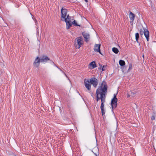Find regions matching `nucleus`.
<instances>
[{
  "label": "nucleus",
  "mask_w": 156,
  "mask_h": 156,
  "mask_svg": "<svg viewBox=\"0 0 156 156\" xmlns=\"http://www.w3.org/2000/svg\"><path fill=\"white\" fill-rule=\"evenodd\" d=\"M89 80L91 85L92 84L93 86L95 87H97L98 85V81L96 78L92 77L89 79Z\"/></svg>",
  "instance_id": "6"
},
{
  "label": "nucleus",
  "mask_w": 156,
  "mask_h": 156,
  "mask_svg": "<svg viewBox=\"0 0 156 156\" xmlns=\"http://www.w3.org/2000/svg\"><path fill=\"white\" fill-rule=\"evenodd\" d=\"M118 99H116L112 98L111 100V106L112 108L113 111V109L115 108L117 106V102Z\"/></svg>",
  "instance_id": "7"
},
{
  "label": "nucleus",
  "mask_w": 156,
  "mask_h": 156,
  "mask_svg": "<svg viewBox=\"0 0 156 156\" xmlns=\"http://www.w3.org/2000/svg\"><path fill=\"white\" fill-rule=\"evenodd\" d=\"M40 59L41 62L43 63H45L50 60V58L44 55H43L40 57Z\"/></svg>",
  "instance_id": "10"
},
{
  "label": "nucleus",
  "mask_w": 156,
  "mask_h": 156,
  "mask_svg": "<svg viewBox=\"0 0 156 156\" xmlns=\"http://www.w3.org/2000/svg\"><path fill=\"white\" fill-rule=\"evenodd\" d=\"M64 74H65V75H66V76H66V74L65 73H64Z\"/></svg>",
  "instance_id": "30"
},
{
  "label": "nucleus",
  "mask_w": 156,
  "mask_h": 156,
  "mask_svg": "<svg viewBox=\"0 0 156 156\" xmlns=\"http://www.w3.org/2000/svg\"><path fill=\"white\" fill-rule=\"evenodd\" d=\"M104 104L103 103H101L100 108L101 110V113L103 116L105 114V111L104 109Z\"/></svg>",
  "instance_id": "15"
},
{
  "label": "nucleus",
  "mask_w": 156,
  "mask_h": 156,
  "mask_svg": "<svg viewBox=\"0 0 156 156\" xmlns=\"http://www.w3.org/2000/svg\"><path fill=\"white\" fill-rule=\"evenodd\" d=\"M139 38V33H136L135 34V38H136V41L137 43H138V40Z\"/></svg>",
  "instance_id": "18"
},
{
  "label": "nucleus",
  "mask_w": 156,
  "mask_h": 156,
  "mask_svg": "<svg viewBox=\"0 0 156 156\" xmlns=\"http://www.w3.org/2000/svg\"><path fill=\"white\" fill-rule=\"evenodd\" d=\"M119 63L120 66H123L125 64V61L122 60H120L119 61Z\"/></svg>",
  "instance_id": "16"
},
{
  "label": "nucleus",
  "mask_w": 156,
  "mask_h": 156,
  "mask_svg": "<svg viewBox=\"0 0 156 156\" xmlns=\"http://www.w3.org/2000/svg\"><path fill=\"white\" fill-rule=\"evenodd\" d=\"M144 31H143L140 30V34L141 36L143 35L144 33V36L146 38L147 41H148L149 40V33L147 30L145 28L144 29Z\"/></svg>",
  "instance_id": "3"
},
{
  "label": "nucleus",
  "mask_w": 156,
  "mask_h": 156,
  "mask_svg": "<svg viewBox=\"0 0 156 156\" xmlns=\"http://www.w3.org/2000/svg\"><path fill=\"white\" fill-rule=\"evenodd\" d=\"M63 21H65L66 23V29H68L70 27L72 26V24L71 21H67L66 20H63Z\"/></svg>",
  "instance_id": "14"
},
{
  "label": "nucleus",
  "mask_w": 156,
  "mask_h": 156,
  "mask_svg": "<svg viewBox=\"0 0 156 156\" xmlns=\"http://www.w3.org/2000/svg\"><path fill=\"white\" fill-rule=\"evenodd\" d=\"M97 67L96 64L94 61H93L90 62L89 65V68L90 69H92Z\"/></svg>",
  "instance_id": "13"
},
{
  "label": "nucleus",
  "mask_w": 156,
  "mask_h": 156,
  "mask_svg": "<svg viewBox=\"0 0 156 156\" xmlns=\"http://www.w3.org/2000/svg\"><path fill=\"white\" fill-rule=\"evenodd\" d=\"M86 2H88L87 0H84Z\"/></svg>",
  "instance_id": "28"
},
{
  "label": "nucleus",
  "mask_w": 156,
  "mask_h": 156,
  "mask_svg": "<svg viewBox=\"0 0 156 156\" xmlns=\"http://www.w3.org/2000/svg\"><path fill=\"white\" fill-rule=\"evenodd\" d=\"M151 119L152 120H153L155 119V117L154 116L152 115L151 118Z\"/></svg>",
  "instance_id": "23"
},
{
  "label": "nucleus",
  "mask_w": 156,
  "mask_h": 156,
  "mask_svg": "<svg viewBox=\"0 0 156 156\" xmlns=\"http://www.w3.org/2000/svg\"><path fill=\"white\" fill-rule=\"evenodd\" d=\"M67 10L65 9L62 8L61 9V20L62 21L66 20V17L67 15Z\"/></svg>",
  "instance_id": "4"
},
{
  "label": "nucleus",
  "mask_w": 156,
  "mask_h": 156,
  "mask_svg": "<svg viewBox=\"0 0 156 156\" xmlns=\"http://www.w3.org/2000/svg\"><path fill=\"white\" fill-rule=\"evenodd\" d=\"M135 15L133 13L130 12L129 14V17L130 19V22L131 25H133V21L135 18Z\"/></svg>",
  "instance_id": "12"
},
{
  "label": "nucleus",
  "mask_w": 156,
  "mask_h": 156,
  "mask_svg": "<svg viewBox=\"0 0 156 156\" xmlns=\"http://www.w3.org/2000/svg\"><path fill=\"white\" fill-rule=\"evenodd\" d=\"M130 95L129 94H127V98H129L130 97Z\"/></svg>",
  "instance_id": "25"
},
{
  "label": "nucleus",
  "mask_w": 156,
  "mask_h": 156,
  "mask_svg": "<svg viewBox=\"0 0 156 156\" xmlns=\"http://www.w3.org/2000/svg\"><path fill=\"white\" fill-rule=\"evenodd\" d=\"M108 86L106 83L103 81L96 91V100L98 101L101 100V103L103 104L105 101V98L107 91Z\"/></svg>",
  "instance_id": "1"
},
{
  "label": "nucleus",
  "mask_w": 156,
  "mask_h": 156,
  "mask_svg": "<svg viewBox=\"0 0 156 156\" xmlns=\"http://www.w3.org/2000/svg\"><path fill=\"white\" fill-rule=\"evenodd\" d=\"M72 23L73 25H74L75 26H79V25H78L77 24V23L76 21H75V20H74L73 21V22H72Z\"/></svg>",
  "instance_id": "20"
},
{
  "label": "nucleus",
  "mask_w": 156,
  "mask_h": 156,
  "mask_svg": "<svg viewBox=\"0 0 156 156\" xmlns=\"http://www.w3.org/2000/svg\"><path fill=\"white\" fill-rule=\"evenodd\" d=\"M82 34L85 40V41L86 42H88L90 39V35L89 34L84 32L82 33Z\"/></svg>",
  "instance_id": "9"
},
{
  "label": "nucleus",
  "mask_w": 156,
  "mask_h": 156,
  "mask_svg": "<svg viewBox=\"0 0 156 156\" xmlns=\"http://www.w3.org/2000/svg\"><path fill=\"white\" fill-rule=\"evenodd\" d=\"M117 93L116 94H114V97L113 98L116 99H117V98H116V95H117Z\"/></svg>",
  "instance_id": "22"
},
{
  "label": "nucleus",
  "mask_w": 156,
  "mask_h": 156,
  "mask_svg": "<svg viewBox=\"0 0 156 156\" xmlns=\"http://www.w3.org/2000/svg\"><path fill=\"white\" fill-rule=\"evenodd\" d=\"M131 94L134 95V94L133 92H132L131 93Z\"/></svg>",
  "instance_id": "29"
},
{
  "label": "nucleus",
  "mask_w": 156,
  "mask_h": 156,
  "mask_svg": "<svg viewBox=\"0 0 156 156\" xmlns=\"http://www.w3.org/2000/svg\"><path fill=\"white\" fill-rule=\"evenodd\" d=\"M71 17L69 16V15H67L66 17V20L67 21H71Z\"/></svg>",
  "instance_id": "19"
},
{
  "label": "nucleus",
  "mask_w": 156,
  "mask_h": 156,
  "mask_svg": "<svg viewBox=\"0 0 156 156\" xmlns=\"http://www.w3.org/2000/svg\"><path fill=\"white\" fill-rule=\"evenodd\" d=\"M143 57H144V55H143Z\"/></svg>",
  "instance_id": "31"
},
{
  "label": "nucleus",
  "mask_w": 156,
  "mask_h": 156,
  "mask_svg": "<svg viewBox=\"0 0 156 156\" xmlns=\"http://www.w3.org/2000/svg\"><path fill=\"white\" fill-rule=\"evenodd\" d=\"M105 67V66H103V68H102V71H104V70H105V69H104V68Z\"/></svg>",
  "instance_id": "26"
},
{
  "label": "nucleus",
  "mask_w": 156,
  "mask_h": 156,
  "mask_svg": "<svg viewBox=\"0 0 156 156\" xmlns=\"http://www.w3.org/2000/svg\"><path fill=\"white\" fill-rule=\"evenodd\" d=\"M133 66L132 64L131 63L129 64V68L128 70V71H129L131 69H132Z\"/></svg>",
  "instance_id": "21"
},
{
  "label": "nucleus",
  "mask_w": 156,
  "mask_h": 156,
  "mask_svg": "<svg viewBox=\"0 0 156 156\" xmlns=\"http://www.w3.org/2000/svg\"><path fill=\"white\" fill-rule=\"evenodd\" d=\"M112 51L115 54H117L119 52L118 49L117 48L115 47L112 48Z\"/></svg>",
  "instance_id": "17"
},
{
  "label": "nucleus",
  "mask_w": 156,
  "mask_h": 156,
  "mask_svg": "<svg viewBox=\"0 0 156 156\" xmlns=\"http://www.w3.org/2000/svg\"><path fill=\"white\" fill-rule=\"evenodd\" d=\"M94 154L96 156H98V154H96V153H94Z\"/></svg>",
  "instance_id": "27"
},
{
  "label": "nucleus",
  "mask_w": 156,
  "mask_h": 156,
  "mask_svg": "<svg viewBox=\"0 0 156 156\" xmlns=\"http://www.w3.org/2000/svg\"><path fill=\"white\" fill-rule=\"evenodd\" d=\"M84 84L85 87L87 89V90L89 91H90L91 90V85L90 81L89 79H84Z\"/></svg>",
  "instance_id": "5"
},
{
  "label": "nucleus",
  "mask_w": 156,
  "mask_h": 156,
  "mask_svg": "<svg viewBox=\"0 0 156 156\" xmlns=\"http://www.w3.org/2000/svg\"><path fill=\"white\" fill-rule=\"evenodd\" d=\"M40 62H41L40 58H39V57L37 56L33 63L34 66L36 67H38L39 66Z\"/></svg>",
  "instance_id": "8"
},
{
  "label": "nucleus",
  "mask_w": 156,
  "mask_h": 156,
  "mask_svg": "<svg viewBox=\"0 0 156 156\" xmlns=\"http://www.w3.org/2000/svg\"><path fill=\"white\" fill-rule=\"evenodd\" d=\"M101 44H95L94 46V50L96 52H98L101 54L100 51Z\"/></svg>",
  "instance_id": "11"
},
{
  "label": "nucleus",
  "mask_w": 156,
  "mask_h": 156,
  "mask_svg": "<svg viewBox=\"0 0 156 156\" xmlns=\"http://www.w3.org/2000/svg\"><path fill=\"white\" fill-rule=\"evenodd\" d=\"M90 92V91H89V92L90 93V94L91 96L93 97V98H94V94H93V93Z\"/></svg>",
  "instance_id": "24"
},
{
  "label": "nucleus",
  "mask_w": 156,
  "mask_h": 156,
  "mask_svg": "<svg viewBox=\"0 0 156 156\" xmlns=\"http://www.w3.org/2000/svg\"><path fill=\"white\" fill-rule=\"evenodd\" d=\"M75 42L74 45L76 49H79L83 44V41L81 37H79L76 38Z\"/></svg>",
  "instance_id": "2"
}]
</instances>
